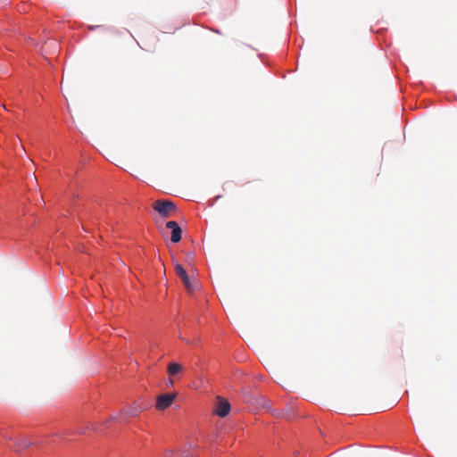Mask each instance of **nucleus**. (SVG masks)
<instances>
[{"label": "nucleus", "mask_w": 457, "mask_h": 457, "mask_svg": "<svg viewBox=\"0 0 457 457\" xmlns=\"http://www.w3.org/2000/svg\"><path fill=\"white\" fill-rule=\"evenodd\" d=\"M175 398V393L160 395L156 399V408L161 411L167 409L173 403Z\"/></svg>", "instance_id": "nucleus-2"}, {"label": "nucleus", "mask_w": 457, "mask_h": 457, "mask_svg": "<svg viewBox=\"0 0 457 457\" xmlns=\"http://www.w3.org/2000/svg\"><path fill=\"white\" fill-rule=\"evenodd\" d=\"M231 410L230 403L228 401L223 399V398H218L216 408H215V413L220 417L224 418L226 417Z\"/></svg>", "instance_id": "nucleus-4"}, {"label": "nucleus", "mask_w": 457, "mask_h": 457, "mask_svg": "<svg viewBox=\"0 0 457 457\" xmlns=\"http://www.w3.org/2000/svg\"><path fill=\"white\" fill-rule=\"evenodd\" d=\"M166 228L171 230L170 240L172 243H179L182 237V229L175 220L166 222Z\"/></svg>", "instance_id": "nucleus-3"}, {"label": "nucleus", "mask_w": 457, "mask_h": 457, "mask_svg": "<svg viewBox=\"0 0 457 457\" xmlns=\"http://www.w3.org/2000/svg\"><path fill=\"white\" fill-rule=\"evenodd\" d=\"M154 209L162 217L165 218L168 217L172 211L176 210V205L170 200H157L154 204Z\"/></svg>", "instance_id": "nucleus-1"}, {"label": "nucleus", "mask_w": 457, "mask_h": 457, "mask_svg": "<svg viewBox=\"0 0 457 457\" xmlns=\"http://www.w3.org/2000/svg\"><path fill=\"white\" fill-rule=\"evenodd\" d=\"M169 382H170V385H171V386L173 385V381L171 379H170Z\"/></svg>", "instance_id": "nucleus-9"}, {"label": "nucleus", "mask_w": 457, "mask_h": 457, "mask_svg": "<svg viewBox=\"0 0 457 457\" xmlns=\"http://www.w3.org/2000/svg\"><path fill=\"white\" fill-rule=\"evenodd\" d=\"M182 370V366L178 362H170L168 366V373L170 376H176Z\"/></svg>", "instance_id": "nucleus-6"}, {"label": "nucleus", "mask_w": 457, "mask_h": 457, "mask_svg": "<svg viewBox=\"0 0 457 457\" xmlns=\"http://www.w3.org/2000/svg\"><path fill=\"white\" fill-rule=\"evenodd\" d=\"M139 412H140V408L138 406H136V407L131 408V410L129 411V415L137 416L139 414Z\"/></svg>", "instance_id": "nucleus-7"}, {"label": "nucleus", "mask_w": 457, "mask_h": 457, "mask_svg": "<svg viewBox=\"0 0 457 457\" xmlns=\"http://www.w3.org/2000/svg\"><path fill=\"white\" fill-rule=\"evenodd\" d=\"M102 26H90L89 29L94 30L96 28H101Z\"/></svg>", "instance_id": "nucleus-8"}, {"label": "nucleus", "mask_w": 457, "mask_h": 457, "mask_svg": "<svg viewBox=\"0 0 457 457\" xmlns=\"http://www.w3.org/2000/svg\"><path fill=\"white\" fill-rule=\"evenodd\" d=\"M175 270H176L177 275L182 280L184 286L187 289H189L190 288V278H189L187 272L186 271V270L183 268V266L180 264H177L175 266Z\"/></svg>", "instance_id": "nucleus-5"}]
</instances>
